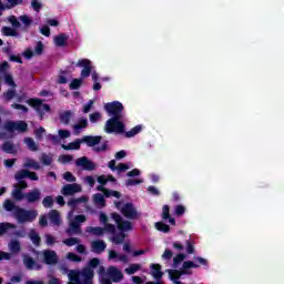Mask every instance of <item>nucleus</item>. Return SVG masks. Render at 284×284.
I'll return each mask as SVG.
<instances>
[{
    "label": "nucleus",
    "mask_w": 284,
    "mask_h": 284,
    "mask_svg": "<svg viewBox=\"0 0 284 284\" xmlns=\"http://www.w3.org/2000/svg\"><path fill=\"white\" fill-rule=\"evenodd\" d=\"M100 263L98 257H93L81 271L71 270L68 274L70 281L68 284H94V270L99 267Z\"/></svg>",
    "instance_id": "nucleus-1"
},
{
    "label": "nucleus",
    "mask_w": 284,
    "mask_h": 284,
    "mask_svg": "<svg viewBox=\"0 0 284 284\" xmlns=\"http://www.w3.org/2000/svg\"><path fill=\"white\" fill-rule=\"evenodd\" d=\"M100 277V284L121 283L123 281V272L116 266H109L105 271V266H100L98 270Z\"/></svg>",
    "instance_id": "nucleus-2"
},
{
    "label": "nucleus",
    "mask_w": 284,
    "mask_h": 284,
    "mask_svg": "<svg viewBox=\"0 0 284 284\" xmlns=\"http://www.w3.org/2000/svg\"><path fill=\"white\" fill-rule=\"evenodd\" d=\"M192 267L196 268V267H200V265L192 261H185L181 270H169L170 280L173 281L174 284L181 283L179 278L187 274H192L190 271H187V270H192Z\"/></svg>",
    "instance_id": "nucleus-3"
},
{
    "label": "nucleus",
    "mask_w": 284,
    "mask_h": 284,
    "mask_svg": "<svg viewBox=\"0 0 284 284\" xmlns=\"http://www.w3.org/2000/svg\"><path fill=\"white\" fill-rule=\"evenodd\" d=\"M106 134H123L125 133V123L123 118H110L104 125Z\"/></svg>",
    "instance_id": "nucleus-4"
},
{
    "label": "nucleus",
    "mask_w": 284,
    "mask_h": 284,
    "mask_svg": "<svg viewBox=\"0 0 284 284\" xmlns=\"http://www.w3.org/2000/svg\"><path fill=\"white\" fill-rule=\"evenodd\" d=\"M27 103L36 110L40 121H43L45 112H52V108H50V104H43V100L39 98H31L27 101Z\"/></svg>",
    "instance_id": "nucleus-5"
},
{
    "label": "nucleus",
    "mask_w": 284,
    "mask_h": 284,
    "mask_svg": "<svg viewBox=\"0 0 284 284\" xmlns=\"http://www.w3.org/2000/svg\"><path fill=\"white\" fill-rule=\"evenodd\" d=\"M39 216L37 210H26L23 207L17 209L16 219L18 223H34Z\"/></svg>",
    "instance_id": "nucleus-6"
},
{
    "label": "nucleus",
    "mask_w": 284,
    "mask_h": 284,
    "mask_svg": "<svg viewBox=\"0 0 284 284\" xmlns=\"http://www.w3.org/2000/svg\"><path fill=\"white\" fill-rule=\"evenodd\" d=\"M104 110L111 118L123 119V110H125V108L123 103L113 101L104 104Z\"/></svg>",
    "instance_id": "nucleus-7"
},
{
    "label": "nucleus",
    "mask_w": 284,
    "mask_h": 284,
    "mask_svg": "<svg viewBox=\"0 0 284 284\" xmlns=\"http://www.w3.org/2000/svg\"><path fill=\"white\" fill-rule=\"evenodd\" d=\"M4 130L7 132H20L21 134L28 132V123L23 120L18 122L14 121H7L4 123Z\"/></svg>",
    "instance_id": "nucleus-8"
},
{
    "label": "nucleus",
    "mask_w": 284,
    "mask_h": 284,
    "mask_svg": "<svg viewBox=\"0 0 284 284\" xmlns=\"http://www.w3.org/2000/svg\"><path fill=\"white\" fill-rule=\"evenodd\" d=\"M75 65L77 68H83L81 70L82 79H88V77L92 74V61H90L89 59H80Z\"/></svg>",
    "instance_id": "nucleus-9"
},
{
    "label": "nucleus",
    "mask_w": 284,
    "mask_h": 284,
    "mask_svg": "<svg viewBox=\"0 0 284 284\" xmlns=\"http://www.w3.org/2000/svg\"><path fill=\"white\" fill-rule=\"evenodd\" d=\"M121 213L123 214V216H125V219H139V212L136 211L132 202L125 203L121 209Z\"/></svg>",
    "instance_id": "nucleus-10"
},
{
    "label": "nucleus",
    "mask_w": 284,
    "mask_h": 284,
    "mask_svg": "<svg viewBox=\"0 0 284 284\" xmlns=\"http://www.w3.org/2000/svg\"><path fill=\"white\" fill-rule=\"evenodd\" d=\"M75 165L77 168H82V170H87L88 172H92L97 170V164H94V162L90 161L85 156L79 158L75 161Z\"/></svg>",
    "instance_id": "nucleus-11"
},
{
    "label": "nucleus",
    "mask_w": 284,
    "mask_h": 284,
    "mask_svg": "<svg viewBox=\"0 0 284 284\" xmlns=\"http://www.w3.org/2000/svg\"><path fill=\"white\" fill-rule=\"evenodd\" d=\"M24 201H27L29 205H32L33 203H39V201H41V190L33 189L32 191L27 192Z\"/></svg>",
    "instance_id": "nucleus-12"
},
{
    "label": "nucleus",
    "mask_w": 284,
    "mask_h": 284,
    "mask_svg": "<svg viewBox=\"0 0 284 284\" xmlns=\"http://www.w3.org/2000/svg\"><path fill=\"white\" fill-rule=\"evenodd\" d=\"M43 260L45 265H57L59 263V256L54 251H44Z\"/></svg>",
    "instance_id": "nucleus-13"
},
{
    "label": "nucleus",
    "mask_w": 284,
    "mask_h": 284,
    "mask_svg": "<svg viewBox=\"0 0 284 284\" xmlns=\"http://www.w3.org/2000/svg\"><path fill=\"white\" fill-rule=\"evenodd\" d=\"M81 192V185L73 183V184H65L62 187L63 196H72L77 193Z\"/></svg>",
    "instance_id": "nucleus-14"
},
{
    "label": "nucleus",
    "mask_w": 284,
    "mask_h": 284,
    "mask_svg": "<svg viewBox=\"0 0 284 284\" xmlns=\"http://www.w3.org/2000/svg\"><path fill=\"white\" fill-rule=\"evenodd\" d=\"M102 140L103 136L101 135H84L82 138V143H85L88 148H94V145H99Z\"/></svg>",
    "instance_id": "nucleus-15"
},
{
    "label": "nucleus",
    "mask_w": 284,
    "mask_h": 284,
    "mask_svg": "<svg viewBox=\"0 0 284 284\" xmlns=\"http://www.w3.org/2000/svg\"><path fill=\"white\" fill-rule=\"evenodd\" d=\"M106 247L108 244H105V241L103 240H94L91 243V251L94 252V254H103Z\"/></svg>",
    "instance_id": "nucleus-16"
},
{
    "label": "nucleus",
    "mask_w": 284,
    "mask_h": 284,
    "mask_svg": "<svg viewBox=\"0 0 284 284\" xmlns=\"http://www.w3.org/2000/svg\"><path fill=\"white\" fill-rule=\"evenodd\" d=\"M74 118V112L72 110L61 111L59 113V121L62 125H70V121Z\"/></svg>",
    "instance_id": "nucleus-17"
},
{
    "label": "nucleus",
    "mask_w": 284,
    "mask_h": 284,
    "mask_svg": "<svg viewBox=\"0 0 284 284\" xmlns=\"http://www.w3.org/2000/svg\"><path fill=\"white\" fill-rule=\"evenodd\" d=\"M23 264L26 265L27 270H41V265L34 261L30 255L23 256Z\"/></svg>",
    "instance_id": "nucleus-18"
},
{
    "label": "nucleus",
    "mask_w": 284,
    "mask_h": 284,
    "mask_svg": "<svg viewBox=\"0 0 284 284\" xmlns=\"http://www.w3.org/2000/svg\"><path fill=\"white\" fill-rule=\"evenodd\" d=\"M49 221L52 223V225H61V214L58 210L49 211Z\"/></svg>",
    "instance_id": "nucleus-19"
},
{
    "label": "nucleus",
    "mask_w": 284,
    "mask_h": 284,
    "mask_svg": "<svg viewBox=\"0 0 284 284\" xmlns=\"http://www.w3.org/2000/svg\"><path fill=\"white\" fill-rule=\"evenodd\" d=\"M65 232L69 236H73V234H82L81 224L71 222Z\"/></svg>",
    "instance_id": "nucleus-20"
},
{
    "label": "nucleus",
    "mask_w": 284,
    "mask_h": 284,
    "mask_svg": "<svg viewBox=\"0 0 284 284\" xmlns=\"http://www.w3.org/2000/svg\"><path fill=\"white\" fill-rule=\"evenodd\" d=\"M3 207H4L6 212H13V215L17 216V209H20L21 206H17V204H14V202H12V200L7 199L3 202Z\"/></svg>",
    "instance_id": "nucleus-21"
},
{
    "label": "nucleus",
    "mask_w": 284,
    "mask_h": 284,
    "mask_svg": "<svg viewBox=\"0 0 284 284\" xmlns=\"http://www.w3.org/2000/svg\"><path fill=\"white\" fill-rule=\"evenodd\" d=\"M54 44L58 48H65L68 44V36L65 33H60L54 37Z\"/></svg>",
    "instance_id": "nucleus-22"
},
{
    "label": "nucleus",
    "mask_w": 284,
    "mask_h": 284,
    "mask_svg": "<svg viewBox=\"0 0 284 284\" xmlns=\"http://www.w3.org/2000/svg\"><path fill=\"white\" fill-rule=\"evenodd\" d=\"M85 128H88V118H80L78 120V123L73 125V130L75 132V134H79V132H81V130H85Z\"/></svg>",
    "instance_id": "nucleus-23"
},
{
    "label": "nucleus",
    "mask_w": 284,
    "mask_h": 284,
    "mask_svg": "<svg viewBox=\"0 0 284 284\" xmlns=\"http://www.w3.org/2000/svg\"><path fill=\"white\" fill-rule=\"evenodd\" d=\"M81 143H83V139H77L69 144H62V150H81Z\"/></svg>",
    "instance_id": "nucleus-24"
},
{
    "label": "nucleus",
    "mask_w": 284,
    "mask_h": 284,
    "mask_svg": "<svg viewBox=\"0 0 284 284\" xmlns=\"http://www.w3.org/2000/svg\"><path fill=\"white\" fill-rule=\"evenodd\" d=\"M152 276L155 281H161L163 278V273L161 272V264H151Z\"/></svg>",
    "instance_id": "nucleus-25"
},
{
    "label": "nucleus",
    "mask_w": 284,
    "mask_h": 284,
    "mask_svg": "<svg viewBox=\"0 0 284 284\" xmlns=\"http://www.w3.org/2000/svg\"><path fill=\"white\" fill-rule=\"evenodd\" d=\"M125 233H123V231H120L119 233L115 232V234H113V236L111 237L112 243H114V245H121L125 242Z\"/></svg>",
    "instance_id": "nucleus-26"
},
{
    "label": "nucleus",
    "mask_w": 284,
    "mask_h": 284,
    "mask_svg": "<svg viewBox=\"0 0 284 284\" xmlns=\"http://www.w3.org/2000/svg\"><path fill=\"white\" fill-rule=\"evenodd\" d=\"M88 234H93V236H103L105 234V229L101 226H89L87 227Z\"/></svg>",
    "instance_id": "nucleus-27"
},
{
    "label": "nucleus",
    "mask_w": 284,
    "mask_h": 284,
    "mask_svg": "<svg viewBox=\"0 0 284 284\" xmlns=\"http://www.w3.org/2000/svg\"><path fill=\"white\" fill-rule=\"evenodd\" d=\"M1 150L4 151L6 154H17V149H14V143L10 141H6L2 144Z\"/></svg>",
    "instance_id": "nucleus-28"
},
{
    "label": "nucleus",
    "mask_w": 284,
    "mask_h": 284,
    "mask_svg": "<svg viewBox=\"0 0 284 284\" xmlns=\"http://www.w3.org/2000/svg\"><path fill=\"white\" fill-rule=\"evenodd\" d=\"M143 130V126L141 124L135 125L133 129L130 131H124V135L126 139H132L136 136V134H140V132Z\"/></svg>",
    "instance_id": "nucleus-29"
},
{
    "label": "nucleus",
    "mask_w": 284,
    "mask_h": 284,
    "mask_svg": "<svg viewBox=\"0 0 284 284\" xmlns=\"http://www.w3.org/2000/svg\"><path fill=\"white\" fill-rule=\"evenodd\" d=\"M132 222L128 220H122L118 225V230L123 233L132 231Z\"/></svg>",
    "instance_id": "nucleus-30"
},
{
    "label": "nucleus",
    "mask_w": 284,
    "mask_h": 284,
    "mask_svg": "<svg viewBox=\"0 0 284 284\" xmlns=\"http://www.w3.org/2000/svg\"><path fill=\"white\" fill-rule=\"evenodd\" d=\"M11 196L14 201L21 202L23 199L26 200V193L21 189H13L11 192Z\"/></svg>",
    "instance_id": "nucleus-31"
},
{
    "label": "nucleus",
    "mask_w": 284,
    "mask_h": 284,
    "mask_svg": "<svg viewBox=\"0 0 284 284\" xmlns=\"http://www.w3.org/2000/svg\"><path fill=\"white\" fill-rule=\"evenodd\" d=\"M29 239H31L36 247H39V245H41V236H39V233H37V231L31 230L29 233Z\"/></svg>",
    "instance_id": "nucleus-32"
},
{
    "label": "nucleus",
    "mask_w": 284,
    "mask_h": 284,
    "mask_svg": "<svg viewBox=\"0 0 284 284\" xmlns=\"http://www.w3.org/2000/svg\"><path fill=\"white\" fill-rule=\"evenodd\" d=\"M24 143L31 152H37L39 150V145L32 138H24Z\"/></svg>",
    "instance_id": "nucleus-33"
},
{
    "label": "nucleus",
    "mask_w": 284,
    "mask_h": 284,
    "mask_svg": "<svg viewBox=\"0 0 284 284\" xmlns=\"http://www.w3.org/2000/svg\"><path fill=\"white\" fill-rule=\"evenodd\" d=\"M93 201L95 205H100L101 207H105V195L101 193H95L93 195Z\"/></svg>",
    "instance_id": "nucleus-34"
},
{
    "label": "nucleus",
    "mask_w": 284,
    "mask_h": 284,
    "mask_svg": "<svg viewBox=\"0 0 284 284\" xmlns=\"http://www.w3.org/2000/svg\"><path fill=\"white\" fill-rule=\"evenodd\" d=\"M87 201H88V197H85V196H81V197H78V199H70L68 201V205L74 210V207H77V205L79 203H85Z\"/></svg>",
    "instance_id": "nucleus-35"
},
{
    "label": "nucleus",
    "mask_w": 284,
    "mask_h": 284,
    "mask_svg": "<svg viewBox=\"0 0 284 284\" xmlns=\"http://www.w3.org/2000/svg\"><path fill=\"white\" fill-rule=\"evenodd\" d=\"M8 230H14V224L8 222L0 223V236H3Z\"/></svg>",
    "instance_id": "nucleus-36"
},
{
    "label": "nucleus",
    "mask_w": 284,
    "mask_h": 284,
    "mask_svg": "<svg viewBox=\"0 0 284 284\" xmlns=\"http://www.w3.org/2000/svg\"><path fill=\"white\" fill-rule=\"evenodd\" d=\"M62 243L67 245V247H74V245H79V243H81V240H79V237H69L63 240Z\"/></svg>",
    "instance_id": "nucleus-37"
},
{
    "label": "nucleus",
    "mask_w": 284,
    "mask_h": 284,
    "mask_svg": "<svg viewBox=\"0 0 284 284\" xmlns=\"http://www.w3.org/2000/svg\"><path fill=\"white\" fill-rule=\"evenodd\" d=\"M2 34L4 37H19V32H17V29H12L10 27H3Z\"/></svg>",
    "instance_id": "nucleus-38"
},
{
    "label": "nucleus",
    "mask_w": 284,
    "mask_h": 284,
    "mask_svg": "<svg viewBox=\"0 0 284 284\" xmlns=\"http://www.w3.org/2000/svg\"><path fill=\"white\" fill-rule=\"evenodd\" d=\"M139 270H141V264H130V266L126 267L124 272L125 274L132 275V274H136Z\"/></svg>",
    "instance_id": "nucleus-39"
},
{
    "label": "nucleus",
    "mask_w": 284,
    "mask_h": 284,
    "mask_svg": "<svg viewBox=\"0 0 284 284\" xmlns=\"http://www.w3.org/2000/svg\"><path fill=\"white\" fill-rule=\"evenodd\" d=\"M155 227L159 232H163L164 234H168V232H170V225L165 224L164 222L155 223Z\"/></svg>",
    "instance_id": "nucleus-40"
},
{
    "label": "nucleus",
    "mask_w": 284,
    "mask_h": 284,
    "mask_svg": "<svg viewBox=\"0 0 284 284\" xmlns=\"http://www.w3.org/2000/svg\"><path fill=\"white\" fill-rule=\"evenodd\" d=\"M4 101H12V99H14V97H17V91L9 89L7 90L3 94H2Z\"/></svg>",
    "instance_id": "nucleus-41"
},
{
    "label": "nucleus",
    "mask_w": 284,
    "mask_h": 284,
    "mask_svg": "<svg viewBox=\"0 0 284 284\" xmlns=\"http://www.w3.org/2000/svg\"><path fill=\"white\" fill-rule=\"evenodd\" d=\"M183 261H185V254L179 253L173 258V267H179V265H181V263H183Z\"/></svg>",
    "instance_id": "nucleus-42"
},
{
    "label": "nucleus",
    "mask_w": 284,
    "mask_h": 284,
    "mask_svg": "<svg viewBox=\"0 0 284 284\" xmlns=\"http://www.w3.org/2000/svg\"><path fill=\"white\" fill-rule=\"evenodd\" d=\"M42 205L43 207H52L54 205V199L52 197V195H47L43 200H42Z\"/></svg>",
    "instance_id": "nucleus-43"
},
{
    "label": "nucleus",
    "mask_w": 284,
    "mask_h": 284,
    "mask_svg": "<svg viewBox=\"0 0 284 284\" xmlns=\"http://www.w3.org/2000/svg\"><path fill=\"white\" fill-rule=\"evenodd\" d=\"M83 84V79H73L69 84L70 90H79Z\"/></svg>",
    "instance_id": "nucleus-44"
},
{
    "label": "nucleus",
    "mask_w": 284,
    "mask_h": 284,
    "mask_svg": "<svg viewBox=\"0 0 284 284\" xmlns=\"http://www.w3.org/2000/svg\"><path fill=\"white\" fill-rule=\"evenodd\" d=\"M29 171L22 169L21 171L17 172L14 175L16 181H23V179H28Z\"/></svg>",
    "instance_id": "nucleus-45"
},
{
    "label": "nucleus",
    "mask_w": 284,
    "mask_h": 284,
    "mask_svg": "<svg viewBox=\"0 0 284 284\" xmlns=\"http://www.w3.org/2000/svg\"><path fill=\"white\" fill-rule=\"evenodd\" d=\"M40 161L43 165H52V155H48L47 153H42Z\"/></svg>",
    "instance_id": "nucleus-46"
},
{
    "label": "nucleus",
    "mask_w": 284,
    "mask_h": 284,
    "mask_svg": "<svg viewBox=\"0 0 284 284\" xmlns=\"http://www.w3.org/2000/svg\"><path fill=\"white\" fill-rule=\"evenodd\" d=\"M26 168H32V170H41V164L32 159H29L26 163Z\"/></svg>",
    "instance_id": "nucleus-47"
},
{
    "label": "nucleus",
    "mask_w": 284,
    "mask_h": 284,
    "mask_svg": "<svg viewBox=\"0 0 284 284\" xmlns=\"http://www.w3.org/2000/svg\"><path fill=\"white\" fill-rule=\"evenodd\" d=\"M4 83H7V85H10L11 88H17V83L14 82L12 74L4 73Z\"/></svg>",
    "instance_id": "nucleus-48"
},
{
    "label": "nucleus",
    "mask_w": 284,
    "mask_h": 284,
    "mask_svg": "<svg viewBox=\"0 0 284 284\" xmlns=\"http://www.w3.org/2000/svg\"><path fill=\"white\" fill-rule=\"evenodd\" d=\"M67 258H69V261H72L73 263H81L83 261V258H81V256L77 255L73 252H69L67 254Z\"/></svg>",
    "instance_id": "nucleus-49"
},
{
    "label": "nucleus",
    "mask_w": 284,
    "mask_h": 284,
    "mask_svg": "<svg viewBox=\"0 0 284 284\" xmlns=\"http://www.w3.org/2000/svg\"><path fill=\"white\" fill-rule=\"evenodd\" d=\"M64 74H68V71L60 70V75L58 77L57 81V83H59L60 85L68 83V78H65Z\"/></svg>",
    "instance_id": "nucleus-50"
},
{
    "label": "nucleus",
    "mask_w": 284,
    "mask_h": 284,
    "mask_svg": "<svg viewBox=\"0 0 284 284\" xmlns=\"http://www.w3.org/2000/svg\"><path fill=\"white\" fill-rule=\"evenodd\" d=\"M45 243L49 247H52L54 243H57V237L52 236L51 234H44Z\"/></svg>",
    "instance_id": "nucleus-51"
},
{
    "label": "nucleus",
    "mask_w": 284,
    "mask_h": 284,
    "mask_svg": "<svg viewBox=\"0 0 284 284\" xmlns=\"http://www.w3.org/2000/svg\"><path fill=\"white\" fill-rule=\"evenodd\" d=\"M90 123H99L101 121V114L99 112H93L89 115Z\"/></svg>",
    "instance_id": "nucleus-52"
},
{
    "label": "nucleus",
    "mask_w": 284,
    "mask_h": 284,
    "mask_svg": "<svg viewBox=\"0 0 284 284\" xmlns=\"http://www.w3.org/2000/svg\"><path fill=\"white\" fill-rule=\"evenodd\" d=\"M105 199H110L111 196H114V199H121V193L119 191H112L108 190L105 191Z\"/></svg>",
    "instance_id": "nucleus-53"
},
{
    "label": "nucleus",
    "mask_w": 284,
    "mask_h": 284,
    "mask_svg": "<svg viewBox=\"0 0 284 284\" xmlns=\"http://www.w3.org/2000/svg\"><path fill=\"white\" fill-rule=\"evenodd\" d=\"M8 21H9V23H11V26H12L13 28H21V22H19V20L17 19L16 16H10V17L8 18Z\"/></svg>",
    "instance_id": "nucleus-54"
},
{
    "label": "nucleus",
    "mask_w": 284,
    "mask_h": 284,
    "mask_svg": "<svg viewBox=\"0 0 284 284\" xmlns=\"http://www.w3.org/2000/svg\"><path fill=\"white\" fill-rule=\"evenodd\" d=\"M20 21H22L24 28H30V26H32V19H30V17L28 16H20Z\"/></svg>",
    "instance_id": "nucleus-55"
},
{
    "label": "nucleus",
    "mask_w": 284,
    "mask_h": 284,
    "mask_svg": "<svg viewBox=\"0 0 284 284\" xmlns=\"http://www.w3.org/2000/svg\"><path fill=\"white\" fill-rule=\"evenodd\" d=\"M141 183H143V180H141V179H136V180L129 179V180H126L125 185H126V187H130L132 185H141Z\"/></svg>",
    "instance_id": "nucleus-56"
},
{
    "label": "nucleus",
    "mask_w": 284,
    "mask_h": 284,
    "mask_svg": "<svg viewBox=\"0 0 284 284\" xmlns=\"http://www.w3.org/2000/svg\"><path fill=\"white\" fill-rule=\"evenodd\" d=\"M63 179H64V181H68V183H74L77 181V178L69 171H67L63 174Z\"/></svg>",
    "instance_id": "nucleus-57"
},
{
    "label": "nucleus",
    "mask_w": 284,
    "mask_h": 284,
    "mask_svg": "<svg viewBox=\"0 0 284 284\" xmlns=\"http://www.w3.org/2000/svg\"><path fill=\"white\" fill-rule=\"evenodd\" d=\"M33 53L37 54L38 57H41V54H43V42L39 41L37 43Z\"/></svg>",
    "instance_id": "nucleus-58"
},
{
    "label": "nucleus",
    "mask_w": 284,
    "mask_h": 284,
    "mask_svg": "<svg viewBox=\"0 0 284 284\" xmlns=\"http://www.w3.org/2000/svg\"><path fill=\"white\" fill-rule=\"evenodd\" d=\"M104 232H108V234H116V226L114 224H105Z\"/></svg>",
    "instance_id": "nucleus-59"
},
{
    "label": "nucleus",
    "mask_w": 284,
    "mask_h": 284,
    "mask_svg": "<svg viewBox=\"0 0 284 284\" xmlns=\"http://www.w3.org/2000/svg\"><path fill=\"white\" fill-rule=\"evenodd\" d=\"M10 250H11V252H20L21 251V244L19 243V241H12L10 243Z\"/></svg>",
    "instance_id": "nucleus-60"
},
{
    "label": "nucleus",
    "mask_w": 284,
    "mask_h": 284,
    "mask_svg": "<svg viewBox=\"0 0 284 284\" xmlns=\"http://www.w3.org/2000/svg\"><path fill=\"white\" fill-rule=\"evenodd\" d=\"M73 159H74V156H72L70 154H63L59 158V161H61V163H70V162H72Z\"/></svg>",
    "instance_id": "nucleus-61"
},
{
    "label": "nucleus",
    "mask_w": 284,
    "mask_h": 284,
    "mask_svg": "<svg viewBox=\"0 0 284 284\" xmlns=\"http://www.w3.org/2000/svg\"><path fill=\"white\" fill-rule=\"evenodd\" d=\"M185 214V206L176 205L175 206V216H183Z\"/></svg>",
    "instance_id": "nucleus-62"
},
{
    "label": "nucleus",
    "mask_w": 284,
    "mask_h": 284,
    "mask_svg": "<svg viewBox=\"0 0 284 284\" xmlns=\"http://www.w3.org/2000/svg\"><path fill=\"white\" fill-rule=\"evenodd\" d=\"M162 219L168 221L170 219V205H164L162 211Z\"/></svg>",
    "instance_id": "nucleus-63"
},
{
    "label": "nucleus",
    "mask_w": 284,
    "mask_h": 284,
    "mask_svg": "<svg viewBox=\"0 0 284 284\" xmlns=\"http://www.w3.org/2000/svg\"><path fill=\"white\" fill-rule=\"evenodd\" d=\"M58 134L59 139H70L71 133L68 130H59Z\"/></svg>",
    "instance_id": "nucleus-64"
}]
</instances>
